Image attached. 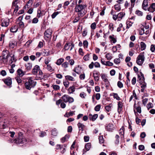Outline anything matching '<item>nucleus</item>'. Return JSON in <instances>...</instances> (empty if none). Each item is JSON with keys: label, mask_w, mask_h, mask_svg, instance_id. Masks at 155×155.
<instances>
[{"label": "nucleus", "mask_w": 155, "mask_h": 155, "mask_svg": "<svg viewBox=\"0 0 155 155\" xmlns=\"http://www.w3.org/2000/svg\"><path fill=\"white\" fill-rule=\"evenodd\" d=\"M76 1V6L75 8V11L78 13L79 17H82L86 13L85 11L87 5L85 4L83 5H77V0Z\"/></svg>", "instance_id": "obj_1"}, {"label": "nucleus", "mask_w": 155, "mask_h": 155, "mask_svg": "<svg viewBox=\"0 0 155 155\" xmlns=\"http://www.w3.org/2000/svg\"><path fill=\"white\" fill-rule=\"evenodd\" d=\"M36 82L32 79V78H28V81L25 83V86L27 89L30 90L32 88H34L36 85Z\"/></svg>", "instance_id": "obj_2"}, {"label": "nucleus", "mask_w": 155, "mask_h": 155, "mask_svg": "<svg viewBox=\"0 0 155 155\" xmlns=\"http://www.w3.org/2000/svg\"><path fill=\"white\" fill-rule=\"evenodd\" d=\"M18 137L15 140V142L18 144L26 143L27 142V139L23 137L21 133L19 134Z\"/></svg>", "instance_id": "obj_3"}, {"label": "nucleus", "mask_w": 155, "mask_h": 155, "mask_svg": "<svg viewBox=\"0 0 155 155\" xmlns=\"http://www.w3.org/2000/svg\"><path fill=\"white\" fill-rule=\"evenodd\" d=\"M143 53H140L137 57L136 63L139 65H142L144 61L145 57Z\"/></svg>", "instance_id": "obj_4"}, {"label": "nucleus", "mask_w": 155, "mask_h": 155, "mask_svg": "<svg viewBox=\"0 0 155 155\" xmlns=\"http://www.w3.org/2000/svg\"><path fill=\"white\" fill-rule=\"evenodd\" d=\"M61 98L64 102H69L70 103L73 102L74 101L73 98L67 94L63 95L62 97Z\"/></svg>", "instance_id": "obj_5"}, {"label": "nucleus", "mask_w": 155, "mask_h": 155, "mask_svg": "<svg viewBox=\"0 0 155 155\" xmlns=\"http://www.w3.org/2000/svg\"><path fill=\"white\" fill-rule=\"evenodd\" d=\"M19 2V0H14L12 5V8L14 9V12L16 13L18 10V6L17 5Z\"/></svg>", "instance_id": "obj_6"}, {"label": "nucleus", "mask_w": 155, "mask_h": 155, "mask_svg": "<svg viewBox=\"0 0 155 155\" xmlns=\"http://www.w3.org/2000/svg\"><path fill=\"white\" fill-rule=\"evenodd\" d=\"M71 47L70 49V51H71L74 48V45L73 43H67L64 46V48L65 50H68L70 47Z\"/></svg>", "instance_id": "obj_7"}, {"label": "nucleus", "mask_w": 155, "mask_h": 155, "mask_svg": "<svg viewBox=\"0 0 155 155\" xmlns=\"http://www.w3.org/2000/svg\"><path fill=\"white\" fill-rule=\"evenodd\" d=\"M114 125L111 123H109L107 124L105 127L106 130L110 132H112L114 130Z\"/></svg>", "instance_id": "obj_8"}, {"label": "nucleus", "mask_w": 155, "mask_h": 155, "mask_svg": "<svg viewBox=\"0 0 155 155\" xmlns=\"http://www.w3.org/2000/svg\"><path fill=\"white\" fill-rule=\"evenodd\" d=\"M2 57L5 59H6L8 60V58L11 56V54H9V51L7 50H4L2 51Z\"/></svg>", "instance_id": "obj_9"}, {"label": "nucleus", "mask_w": 155, "mask_h": 155, "mask_svg": "<svg viewBox=\"0 0 155 155\" xmlns=\"http://www.w3.org/2000/svg\"><path fill=\"white\" fill-rule=\"evenodd\" d=\"M137 81L140 83L144 81V75L141 72H140L138 74Z\"/></svg>", "instance_id": "obj_10"}, {"label": "nucleus", "mask_w": 155, "mask_h": 155, "mask_svg": "<svg viewBox=\"0 0 155 155\" xmlns=\"http://www.w3.org/2000/svg\"><path fill=\"white\" fill-rule=\"evenodd\" d=\"M3 80L5 84L7 86H10L12 84V81L11 78L10 77H7L6 78L3 79Z\"/></svg>", "instance_id": "obj_11"}, {"label": "nucleus", "mask_w": 155, "mask_h": 155, "mask_svg": "<svg viewBox=\"0 0 155 155\" xmlns=\"http://www.w3.org/2000/svg\"><path fill=\"white\" fill-rule=\"evenodd\" d=\"M52 30L50 29L47 30L44 33L45 37H46L47 38H50L52 34Z\"/></svg>", "instance_id": "obj_12"}, {"label": "nucleus", "mask_w": 155, "mask_h": 155, "mask_svg": "<svg viewBox=\"0 0 155 155\" xmlns=\"http://www.w3.org/2000/svg\"><path fill=\"white\" fill-rule=\"evenodd\" d=\"M123 106V103L119 101L117 102V112L119 114L121 113Z\"/></svg>", "instance_id": "obj_13"}, {"label": "nucleus", "mask_w": 155, "mask_h": 155, "mask_svg": "<svg viewBox=\"0 0 155 155\" xmlns=\"http://www.w3.org/2000/svg\"><path fill=\"white\" fill-rule=\"evenodd\" d=\"M99 72L96 71H94L93 72V77L94 78L95 81H97L99 79Z\"/></svg>", "instance_id": "obj_14"}, {"label": "nucleus", "mask_w": 155, "mask_h": 155, "mask_svg": "<svg viewBox=\"0 0 155 155\" xmlns=\"http://www.w3.org/2000/svg\"><path fill=\"white\" fill-rule=\"evenodd\" d=\"M40 70L39 66L38 65H36L33 68L32 72L34 75H36L38 72Z\"/></svg>", "instance_id": "obj_15"}, {"label": "nucleus", "mask_w": 155, "mask_h": 155, "mask_svg": "<svg viewBox=\"0 0 155 155\" xmlns=\"http://www.w3.org/2000/svg\"><path fill=\"white\" fill-rule=\"evenodd\" d=\"M150 0H143L142 5V8L144 10L147 11L148 6V1Z\"/></svg>", "instance_id": "obj_16"}, {"label": "nucleus", "mask_w": 155, "mask_h": 155, "mask_svg": "<svg viewBox=\"0 0 155 155\" xmlns=\"http://www.w3.org/2000/svg\"><path fill=\"white\" fill-rule=\"evenodd\" d=\"M64 147H65L66 146V145L64 144V145H61L60 144H57L56 145V148L57 150L61 149L63 148V150L61 151L62 153H64L65 151V148H64Z\"/></svg>", "instance_id": "obj_17"}, {"label": "nucleus", "mask_w": 155, "mask_h": 155, "mask_svg": "<svg viewBox=\"0 0 155 155\" xmlns=\"http://www.w3.org/2000/svg\"><path fill=\"white\" fill-rule=\"evenodd\" d=\"M60 104H61V107L62 108H64L65 107L66 105L65 103L62 102V100L61 99H60L56 102V104L57 105H59Z\"/></svg>", "instance_id": "obj_18"}, {"label": "nucleus", "mask_w": 155, "mask_h": 155, "mask_svg": "<svg viewBox=\"0 0 155 155\" xmlns=\"http://www.w3.org/2000/svg\"><path fill=\"white\" fill-rule=\"evenodd\" d=\"M148 11L151 12H153L155 11V3H153L151 4L149 8H147Z\"/></svg>", "instance_id": "obj_19"}, {"label": "nucleus", "mask_w": 155, "mask_h": 155, "mask_svg": "<svg viewBox=\"0 0 155 155\" xmlns=\"http://www.w3.org/2000/svg\"><path fill=\"white\" fill-rule=\"evenodd\" d=\"M36 78L37 80L42 79L43 78V73L41 70H40L38 71V73L36 74Z\"/></svg>", "instance_id": "obj_20"}, {"label": "nucleus", "mask_w": 155, "mask_h": 155, "mask_svg": "<svg viewBox=\"0 0 155 155\" xmlns=\"http://www.w3.org/2000/svg\"><path fill=\"white\" fill-rule=\"evenodd\" d=\"M11 56H10L11 57L9 61V63L11 64L12 63L14 62H15L16 61V59L14 54H11Z\"/></svg>", "instance_id": "obj_21"}, {"label": "nucleus", "mask_w": 155, "mask_h": 155, "mask_svg": "<svg viewBox=\"0 0 155 155\" xmlns=\"http://www.w3.org/2000/svg\"><path fill=\"white\" fill-rule=\"evenodd\" d=\"M25 73V72L22 71L21 69L19 68L17 71V74L19 77H22Z\"/></svg>", "instance_id": "obj_22"}, {"label": "nucleus", "mask_w": 155, "mask_h": 155, "mask_svg": "<svg viewBox=\"0 0 155 155\" xmlns=\"http://www.w3.org/2000/svg\"><path fill=\"white\" fill-rule=\"evenodd\" d=\"M101 78L105 82V84H108L109 82L107 78V76L104 74H102L101 75Z\"/></svg>", "instance_id": "obj_23"}, {"label": "nucleus", "mask_w": 155, "mask_h": 155, "mask_svg": "<svg viewBox=\"0 0 155 155\" xmlns=\"http://www.w3.org/2000/svg\"><path fill=\"white\" fill-rule=\"evenodd\" d=\"M77 125L78 127L79 130H81V131H83L85 127V125H84L83 124H81L80 122L78 123Z\"/></svg>", "instance_id": "obj_24"}, {"label": "nucleus", "mask_w": 155, "mask_h": 155, "mask_svg": "<svg viewBox=\"0 0 155 155\" xmlns=\"http://www.w3.org/2000/svg\"><path fill=\"white\" fill-rule=\"evenodd\" d=\"M9 20L8 19H4L2 21L1 25L3 27H7L9 24Z\"/></svg>", "instance_id": "obj_25"}, {"label": "nucleus", "mask_w": 155, "mask_h": 155, "mask_svg": "<svg viewBox=\"0 0 155 155\" xmlns=\"http://www.w3.org/2000/svg\"><path fill=\"white\" fill-rule=\"evenodd\" d=\"M91 143H87L85 145V148L86 151H85L84 150H83V154H84L87 151H88L91 147Z\"/></svg>", "instance_id": "obj_26"}, {"label": "nucleus", "mask_w": 155, "mask_h": 155, "mask_svg": "<svg viewBox=\"0 0 155 155\" xmlns=\"http://www.w3.org/2000/svg\"><path fill=\"white\" fill-rule=\"evenodd\" d=\"M134 108H135L137 110V112L139 113H141V108L140 105H137L135 103L134 104Z\"/></svg>", "instance_id": "obj_27"}, {"label": "nucleus", "mask_w": 155, "mask_h": 155, "mask_svg": "<svg viewBox=\"0 0 155 155\" xmlns=\"http://www.w3.org/2000/svg\"><path fill=\"white\" fill-rule=\"evenodd\" d=\"M75 91V88L74 86L70 87L68 90V93L69 94L73 93Z\"/></svg>", "instance_id": "obj_28"}, {"label": "nucleus", "mask_w": 155, "mask_h": 155, "mask_svg": "<svg viewBox=\"0 0 155 155\" xmlns=\"http://www.w3.org/2000/svg\"><path fill=\"white\" fill-rule=\"evenodd\" d=\"M64 59L63 58H60L57 60L55 64L58 65H62V63L64 61Z\"/></svg>", "instance_id": "obj_29"}, {"label": "nucleus", "mask_w": 155, "mask_h": 155, "mask_svg": "<svg viewBox=\"0 0 155 155\" xmlns=\"http://www.w3.org/2000/svg\"><path fill=\"white\" fill-rule=\"evenodd\" d=\"M70 136L69 135H66L65 136L62 138H61V143H64L68 139H69Z\"/></svg>", "instance_id": "obj_30"}, {"label": "nucleus", "mask_w": 155, "mask_h": 155, "mask_svg": "<svg viewBox=\"0 0 155 155\" xmlns=\"http://www.w3.org/2000/svg\"><path fill=\"white\" fill-rule=\"evenodd\" d=\"M125 15L124 12H121L119 13L117 15L118 21L120 20Z\"/></svg>", "instance_id": "obj_31"}, {"label": "nucleus", "mask_w": 155, "mask_h": 155, "mask_svg": "<svg viewBox=\"0 0 155 155\" xmlns=\"http://www.w3.org/2000/svg\"><path fill=\"white\" fill-rule=\"evenodd\" d=\"M58 134V131L55 128H54L51 130V134L54 136H56Z\"/></svg>", "instance_id": "obj_32"}, {"label": "nucleus", "mask_w": 155, "mask_h": 155, "mask_svg": "<svg viewBox=\"0 0 155 155\" xmlns=\"http://www.w3.org/2000/svg\"><path fill=\"white\" fill-rule=\"evenodd\" d=\"M68 62L65 61L62 64L61 67L64 69V70H66V69L68 67Z\"/></svg>", "instance_id": "obj_33"}, {"label": "nucleus", "mask_w": 155, "mask_h": 155, "mask_svg": "<svg viewBox=\"0 0 155 155\" xmlns=\"http://www.w3.org/2000/svg\"><path fill=\"white\" fill-rule=\"evenodd\" d=\"M8 62V60L6 59H5L2 56H0V63L6 64Z\"/></svg>", "instance_id": "obj_34"}, {"label": "nucleus", "mask_w": 155, "mask_h": 155, "mask_svg": "<svg viewBox=\"0 0 155 155\" xmlns=\"http://www.w3.org/2000/svg\"><path fill=\"white\" fill-rule=\"evenodd\" d=\"M114 37V36L113 35H112L109 36V38L110 39V41H112L113 43H115L117 41L116 39Z\"/></svg>", "instance_id": "obj_35"}, {"label": "nucleus", "mask_w": 155, "mask_h": 155, "mask_svg": "<svg viewBox=\"0 0 155 155\" xmlns=\"http://www.w3.org/2000/svg\"><path fill=\"white\" fill-rule=\"evenodd\" d=\"M46 69L50 72L53 71L54 70V69L51 67V64L46 65Z\"/></svg>", "instance_id": "obj_36"}, {"label": "nucleus", "mask_w": 155, "mask_h": 155, "mask_svg": "<svg viewBox=\"0 0 155 155\" xmlns=\"http://www.w3.org/2000/svg\"><path fill=\"white\" fill-rule=\"evenodd\" d=\"M18 29V27L17 26H15L12 27L10 29V31L12 32H16L17 31Z\"/></svg>", "instance_id": "obj_37"}, {"label": "nucleus", "mask_w": 155, "mask_h": 155, "mask_svg": "<svg viewBox=\"0 0 155 155\" xmlns=\"http://www.w3.org/2000/svg\"><path fill=\"white\" fill-rule=\"evenodd\" d=\"M140 48L141 51L144 50L146 48V45L143 42H141L140 43Z\"/></svg>", "instance_id": "obj_38"}, {"label": "nucleus", "mask_w": 155, "mask_h": 155, "mask_svg": "<svg viewBox=\"0 0 155 155\" xmlns=\"http://www.w3.org/2000/svg\"><path fill=\"white\" fill-rule=\"evenodd\" d=\"M65 79L71 81H74L75 80L73 77L70 75H67L65 76Z\"/></svg>", "instance_id": "obj_39"}, {"label": "nucleus", "mask_w": 155, "mask_h": 155, "mask_svg": "<svg viewBox=\"0 0 155 155\" xmlns=\"http://www.w3.org/2000/svg\"><path fill=\"white\" fill-rule=\"evenodd\" d=\"M26 69L27 70H30L32 68V65L31 63H27L25 64Z\"/></svg>", "instance_id": "obj_40"}, {"label": "nucleus", "mask_w": 155, "mask_h": 155, "mask_svg": "<svg viewBox=\"0 0 155 155\" xmlns=\"http://www.w3.org/2000/svg\"><path fill=\"white\" fill-rule=\"evenodd\" d=\"M105 57L107 60H110L113 58L112 54L110 53H108L106 54Z\"/></svg>", "instance_id": "obj_41"}, {"label": "nucleus", "mask_w": 155, "mask_h": 155, "mask_svg": "<svg viewBox=\"0 0 155 155\" xmlns=\"http://www.w3.org/2000/svg\"><path fill=\"white\" fill-rule=\"evenodd\" d=\"M91 115V117H89V118L90 119V120L93 121H94L96 120V118L98 117V114H94V115H92L90 114Z\"/></svg>", "instance_id": "obj_42"}, {"label": "nucleus", "mask_w": 155, "mask_h": 155, "mask_svg": "<svg viewBox=\"0 0 155 155\" xmlns=\"http://www.w3.org/2000/svg\"><path fill=\"white\" fill-rule=\"evenodd\" d=\"M15 78L16 80V81L17 83H18V84L19 85H21L22 84V81L21 79L20 78L18 77H16Z\"/></svg>", "instance_id": "obj_43"}, {"label": "nucleus", "mask_w": 155, "mask_h": 155, "mask_svg": "<svg viewBox=\"0 0 155 155\" xmlns=\"http://www.w3.org/2000/svg\"><path fill=\"white\" fill-rule=\"evenodd\" d=\"M120 4L119 3L118 4L115 5L114 6L115 9L117 11H120L121 9V7Z\"/></svg>", "instance_id": "obj_44"}, {"label": "nucleus", "mask_w": 155, "mask_h": 155, "mask_svg": "<svg viewBox=\"0 0 155 155\" xmlns=\"http://www.w3.org/2000/svg\"><path fill=\"white\" fill-rule=\"evenodd\" d=\"M112 107V104H110L109 105L106 106L105 107V109L107 112H109L111 110Z\"/></svg>", "instance_id": "obj_45"}, {"label": "nucleus", "mask_w": 155, "mask_h": 155, "mask_svg": "<svg viewBox=\"0 0 155 155\" xmlns=\"http://www.w3.org/2000/svg\"><path fill=\"white\" fill-rule=\"evenodd\" d=\"M74 114V113L73 111H71L69 113H66L64 115L65 117H68L70 116H72Z\"/></svg>", "instance_id": "obj_46"}, {"label": "nucleus", "mask_w": 155, "mask_h": 155, "mask_svg": "<svg viewBox=\"0 0 155 155\" xmlns=\"http://www.w3.org/2000/svg\"><path fill=\"white\" fill-rule=\"evenodd\" d=\"M51 58H47L45 60V63L46 65H48L49 62L51 61Z\"/></svg>", "instance_id": "obj_47"}, {"label": "nucleus", "mask_w": 155, "mask_h": 155, "mask_svg": "<svg viewBox=\"0 0 155 155\" xmlns=\"http://www.w3.org/2000/svg\"><path fill=\"white\" fill-rule=\"evenodd\" d=\"M113 96L114 98L115 99H116L117 100L119 101L120 100V97L117 94L113 93Z\"/></svg>", "instance_id": "obj_48"}, {"label": "nucleus", "mask_w": 155, "mask_h": 155, "mask_svg": "<svg viewBox=\"0 0 155 155\" xmlns=\"http://www.w3.org/2000/svg\"><path fill=\"white\" fill-rule=\"evenodd\" d=\"M16 44L15 42H10L9 43V46L10 48H13L16 46Z\"/></svg>", "instance_id": "obj_49"}, {"label": "nucleus", "mask_w": 155, "mask_h": 155, "mask_svg": "<svg viewBox=\"0 0 155 155\" xmlns=\"http://www.w3.org/2000/svg\"><path fill=\"white\" fill-rule=\"evenodd\" d=\"M101 107V105L100 104H98L96 105L94 108L95 110L97 111H99L100 110Z\"/></svg>", "instance_id": "obj_50"}, {"label": "nucleus", "mask_w": 155, "mask_h": 155, "mask_svg": "<svg viewBox=\"0 0 155 155\" xmlns=\"http://www.w3.org/2000/svg\"><path fill=\"white\" fill-rule=\"evenodd\" d=\"M119 133L120 135H124V130L123 127H122L119 130Z\"/></svg>", "instance_id": "obj_51"}, {"label": "nucleus", "mask_w": 155, "mask_h": 155, "mask_svg": "<svg viewBox=\"0 0 155 155\" xmlns=\"http://www.w3.org/2000/svg\"><path fill=\"white\" fill-rule=\"evenodd\" d=\"M61 12H54L51 15V17L52 18H54L55 17L58 15Z\"/></svg>", "instance_id": "obj_52"}, {"label": "nucleus", "mask_w": 155, "mask_h": 155, "mask_svg": "<svg viewBox=\"0 0 155 155\" xmlns=\"http://www.w3.org/2000/svg\"><path fill=\"white\" fill-rule=\"evenodd\" d=\"M53 88L55 90H57L59 89L60 86L59 85H53L52 86Z\"/></svg>", "instance_id": "obj_53"}, {"label": "nucleus", "mask_w": 155, "mask_h": 155, "mask_svg": "<svg viewBox=\"0 0 155 155\" xmlns=\"http://www.w3.org/2000/svg\"><path fill=\"white\" fill-rule=\"evenodd\" d=\"M83 46L85 48H87L88 45V42L87 40L84 41L83 43Z\"/></svg>", "instance_id": "obj_54"}, {"label": "nucleus", "mask_w": 155, "mask_h": 155, "mask_svg": "<svg viewBox=\"0 0 155 155\" xmlns=\"http://www.w3.org/2000/svg\"><path fill=\"white\" fill-rule=\"evenodd\" d=\"M89 54H87L85 55L83 57L85 61H88L89 60Z\"/></svg>", "instance_id": "obj_55"}, {"label": "nucleus", "mask_w": 155, "mask_h": 155, "mask_svg": "<svg viewBox=\"0 0 155 155\" xmlns=\"http://www.w3.org/2000/svg\"><path fill=\"white\" fill-rule=\"evenodd\" d=\"M99 142L101 143H103L104 142V140L103 136H100L99 138Z\"/></svg>", "instance_id": "obj_56"}, {"label": "nucleus", "mask_w": 155, "mask_h": 155, "mask_svg": "<svg viewBox=\"0 0 155 155\" xmlns=\"http://www.w3.org/2000/svg\"><path fill=\"white\" fill-rule=\"evenodd\" d=\"M141 85V88H145L146 87V84L145 83V81H144L140 83Z\"/></svg>", "instance_id": "obj_57"}, {"label": "nucleus", "mask_w": 155, "mask_h": 155, "mask_svg": "<svg viewBox=\"0 0 155 155\" xmlns=\"http://www.w3.org/2000/svg\"><path fill=\"white\" fill-rule=\"evenodd\" d=\"M113 65V63L110 61H107L106 62V64L105 65L107 66H112Z\"/></svg>", "instance_id": "obj_58"}, {"label": "nucleus", "mask_w": 155, "mask_h": 155, "mask_svg": "<svg viewBox=\"0 0 155 155\" xmlns=\"http://www.w3.org/2000/svg\"><path fill=\"white\" fill-rule=\"evenodd\" d=\"M127 28H129L133 24V23L130 22H127Z\"/></svg>", "instance_id": "obj_59"}, {"label": "nucleus", "mask_w": 155, "mask_h": 155, "mask_svg": "<svg viewBox=\"0 0 155 155\" xmlns=\"http://www.w3.org/2000/svg\"><path fill=\"white\" fill-rule=\"evenodd\" d=\"M136 13L138 16H141L143 15V12L139 10H137Z\"/></svg>", "instance_id": "obj_60"}, {"label": "nucleus", "mask_w": 155, "mask_h": 155, "mask_svg": "<svg viewBox=\"0 0 155 155\" xmlns=\"http://www.w3.org/2000/svg\"><path fill=\"white\" fill-rule=\"evenodd\" d=\"M63 84L65 87H68L69 84V82L68 81H65L63 82Z\"/></svg>", "instance_id": "obj_61"}, {"label": "nucleus", "mask_w": 155, "mask_h": 155, "mask_svg": "<svg viewBox=\"0 0 155 155\" xmlns=\"http://www.w3.org/2000/svg\"><path fill=\"white\" fill-rule=\"evenodd\" d=\"M150 49L152 52H154L155 50V45H151Z\"/></svg>", "instance_id": "obj_62"}, {"label": "nucleus", "mask_w": 155, "mask_h": 155, "mask_svg": "<svg viewBox=\"0 0 155 155\" xmlns=\"http://www.w3.org/2000/svg\"><path fill=\"white\" fill-rule=\"evenodd\" d=\"M18 23L20 27H23L24 26V24L23 22L21 21H18Z\"/></svg>", "instance_id": "obj_63"}, {"label": "nucleus", "mask_w": 155, "mask_h": 155, "mask_svg": "<svg viewBox=\"0 0 155 155\" xmlns=\"http://www.w3.org/2000/svg\"><path fill=\"white\" fill-rule=\"evenodd\" d=\"M78 52L80 55L83 56L84 55V52L81 48H80L79 49Z\"/></svg>", "instance_id": "obj_64"}]
</instances>
